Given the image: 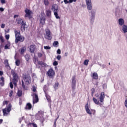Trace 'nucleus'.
<instances>
[{"label": "nucleus", "instance_id": "nucleus-1", "mask_svg": "<svg viewBox=\"0 0 127 127\" xmlns=\"http://www.w3.org/2000/svg\"><path fill=\"white\" fill-rule=\"evenodd\" d=\"M87 8L88 10H91L89 12L90 13V16H95L96 11L95 10L92 9L93 5L92 4V0H85Z\"/></svg>", "mask_w": 127, "mask_h": 127}, {"label": "nucleus", "instance_id": "nucleus-2", "mask_svg": "<svg viewBox=\"0 0 127 127\" xmlns=\"http://www.w3.org/2000/svg\"><path fill=\"white\" fill-rule=\"evenodd\" d=\"M105 99V92H101L100 93V95L99 96V101L100 103H99V100L98 99L95 98V97L93 98V101L96 105H99L100 107H102L103 105H104V100Z\"/></svg>", "mask_w": 127, "mask_h": 127}, {"label": "nucleus", "instance_id": "nucleus-3", "mask_svg": "<svg viewBox=\"0 0 127 127\" xmlns=\"http://www.w3.org/2000/svg\"><path fill=\"white\" fill-rule=\"evenodd\" d=\"M14 33L15 36V43H18L19 41H20V42H23V41H24V37L21 36V35H20V32L19 31L15 30Z\"/></svg>", "mask_w": 127, "mask_h": 127}, {"label": "nucleus", "instance_id": "nucleus-4", "mask_svg": "<svg viewBox=\"0 0 127 127\" xmlns=\"http://www.w3.org/2000/svg\"><path fill=\"white\" fill-rule=\"evenodd\" d=\"M11 74L13 76V84H14V86H16V83L18 82V74H17V73H16L13 70H11Z\"/></svg>", "mask_w": 127, "mask_h": 127}, {"label": "nucleus", "instance_id": "nucleus-5", "mask_svg": "<svg viewBox=\"0 0 127 127\" xmlns=\"http://www.w3.org/2000/svg\"><path fill=\"white\" fill-rule=\"evenodd\" d=\"M52 10H53L54 14L57 19H60V16L58 15L59 9L58 7H56V5L54 4L52 6Z\"/></svg>", "mask_w": 127, "mask_h": 127}, {"label": "nucleus", "instance_id": "nucleus-6", "mask_svg": "<svg viewBox=\"0 0 127 127\" xmlns=\"http://www.w3.org/2000/svg\"><path fill=\"white\" fill-rule=\"evenodd\" d=\"M10 111H11V104H9L7 108L2 109L3 116L4 117H7Z\"/></svg>", "mask_w": 127, "mask_h": 127}, {"label": "nucleus", "instance_id": "nucleus-7", "mask_svg": "<svg viewBox=\"0 0 127 127\" xmlns=\"http://www.w3.org/2000/svg\"><path fill=\"white\" fill-rule=\"evenodd\" d=\"M37 120L40 121L42 126H44L43 123L45 119L43 118V114L41 113V112H38V114L36 115Z\"/></svg>", "mask_w": 127, "mask_h": 127}, {"label": "nucleus", "instance_id": "nucleus-8", "mask_svg": "<svg viewBox=\"0 0 127 127\" xmlns=\"http://www.w3.org/2000/svg\"><path fill=\"white\" fill-rule=\"evenodd\" d=\"M45 38L48 40H51L52 39V36H51V32L50 30L48 29H46V35H45Z\"/></svg>", "mask_w": 127, "mask_h": 127}, {"label": "nucleus", "instance_id": "nucleus-9", "mask_svg": "<svg viewBox=\"0 0 127 127\" xmlns=\"http://www.w3.org/2000/svg\"><path fill=\"white\" fill-rule=\"evenodd\" d=\"M47 75L50 78H53L55 76V71L53 70V68H51L48 70Z\"/></svg>", "mask_w": 127, "mask_h": 127}, {"label": "nucleus", "instance_id": "nucleus-10", "mask_svg": "<svg viewBox=\"0 0 127 127\" xmlns=\"http://www.w3.org/2000/svg\"><path fill=\"white\" fill-rule=\"evenodd\" d=\"M71 89L72 91H75L76 89V76H73L71 80Z\"/></svg>", "mask_w": 127, "mask_h": 127}, {"label": "nucleus", "instance_id": "nucleus-11", "mask_svg": "<svg viewBox=\"0 0 127 127\" xmlns=\"http://www.w3.org/2000/svg\"><path fill=\"white\" fill-rule=\"evenodd\" d=\"M23 79L27 84H29L31 81L30 76L27 74H23Z\"/></svg>", "mask_w": 127, "mask_h": 127}, {"label": "nucleus", "instance_id": "nucleus-12", "mask_svg": "<svg viewBox=\"0 0 127 127\" xmlns=\"http://www.w3.org/2000/svg\"><path fill=\"white\" fill-rule=\"evenodd\" d=\"M16 22L18 24H21L23 26V29H25V25H26V23L23 21V20L21 18H18L16 19Z\"/></svg>", "mask_w": 127, "mask_h": 127}, {"label": "nucleus", "instance_id": "nucleus-13", "mask_svg": "<svg viewBox=\"0 0 127 127\" xmlns=\"http://www.w3.org/2000/svg\"><path fill=\"white\" fill-rule=\"evenodd\" d=\"M32 96L33 97H35V98H34L33 100V104H35L36 103H37L39 100L38 95L36 93H34Z\"/></svg>", "mask_w": 127, "mask_h": 127}, {"label": "nucleus", "instance_id": "nucleus-14", "mask_svg": "<svg viewBox=\"0 0 127 127\" xmlns=\"http://www.w3.org/2000/svg\"><path fill=\"white\" fill-rule=\"evenodd\" d=\"M25 12L26 13V14L25 15V17H29V18H31V16L30 15L31 14V11L28 9H26L25 10Z\"/></svg>", "mask_w": 127, "mask_h": 127}, {"label": "nucleus", "instance_id": "nucleus-15", "mask_svg": "<svg viewBox=\"0 0 127 127\" xmlns=\"http://www.w3.org/2000/svg\"><path fill=\"white\" fill-rule=\"evenodd\" d=\"M29 52L30 53H34L35 51V45H31L29 47Z\"/></svg>", "mask_w": 127, "mask_h": 127}, {"label": "nucleus", "instance_id": "nucleus-16", "mask_svg": "<svg viewBox=\"0 0 127 127\" xmlns=\"http://www.w3.org/2000/svg\"><path fill=\"white\" fill-rule=\"evenodd\" d=\"M85 111H86V113L87 114H88V115H92V112H91V110H90V109H89V104L88 103H87L85 105Z\"/></svg>", "mask_w": 127, "mask_h": 127}, {"label": "nucleus", "instance_id": "nucleus-17", "mask_svg": "<svg viewBox=\"0 0 127 127\" xmlns=\"http://www.w3.org/2000/svg\"><path fill=\"white\" fill-rule=\"evenodd\" d=\"M38 65H40L42 67H48V65L42 61H39L38 62Z\"/></svg>", "mask_w": 127, "mask_h": 127}, {"label": "nucleus", "instance_id": "nucleus-18", "mask_svg": "<svg viewBox=\"0 0 127 127\" xmlns=\"http://www.w3.org/2000/svg\"><path fill=\"white\" fill-rule=\"evenodd\" d=\"M45 94L48 102L50 103V107H51V98H50V96L47 93Z\"/></svg>", "mask_w": 127, "mask_h": 127}, {"label": "nucleus", "instance_id": "nucleus-19", "mask_svg": "<svg viewBox=\"0 0 127 127\" xmlns=\"http://www.w3.org/2000/svg\"><path fill=\"white\" fill-rule=\"evenodd\" d=\"M45 17H44V16H42L40 18V22L41 24H44V23H45Z\"/></svg>", "mask_w": 127, "mask_h": 127}, {"label": "nucleus", "instance_id": "nucleus-20", "mask_svg": "<svg viewBox=\"0 0 127 127\" xmlns=\"http://www.w3.org/2000/svg\"><path fill=\"white\" fill-rule=\"evenodd\" d=\"M119 21V24L120 25V26H123V25H124L125 24V20H124V19L120 18L118 20Z\"/></svg>", "mask_w": 127, "mask_h": 127}, {"label": "nucleus", "instance_id": "nucleus-21", "mask_svg": "<svg viewBox=\"0 0 127 127\" xmlns=\"http://www.w3.org/2000/svg\"><path fill=\"white\" fill-rule=\"evenodd\" d=\"M73 1H74V2H76V1H77V0H69V1H68L67 0H64V2L65 4H67L69 3H72Z\"/></svg>", "mask_w": 127, "mask_h": 127}, {"label": "nucleus", "instance_id": "nucleus-22", "mask_svg": "<svg viewBox=\"0 0 127 127\" xmlns=\"http://www.w3.org/2000/svg\"><path fill=\"white\" fill-rule=\"evenodd\" d=\"M89 20L90 21V24L93 25L94 24V21H95V16H90L89 17Z\"/></svg>", "mask_w": 127, "mask_h": 127}, {"label": "nucleus", "instance_id": "nucleus-23", "mask_svg": "<svg viewBox=\"0 0 127 127\" xmlns=\"http://www.w3.org/2000/svg\"><path fill=\"white\" fill-rule=\"evenodd\" d=\"M122 30L124 33H127V26L126 25H123L122 26Z\"/></svg>", "mask_w": 127, "mask_h": 127}, {"label": "nucleus", "instance_id": "nucleus-24", "mask_svg": "<svg viewBox=\"0 0 127 127\" xmlns=\"http://www.w3.org/2000/svg\"><path fill=\"white\" fill-rule=\"evenodd\" d=\"M31 108H32V105L30 103H27L26 104L25 109L26 110H31Z\"/></svg>", "mask_w": 127, "mask_h": 127}, {"label": "nucleus", "instance_id": "nucleus-25", "mask_svg": "<svg viewBox=\"0 0 127 127\" xmlns=\"http://www.w3.org/2000/svg\"><path fill=\"white\" fill-rule=\"evenodd\" d=\"M59 86V82H58V81L56 82L54 85V88L55 91H56V90H58Z\"/></svg>", "mask_w": 127, "mask_h": 127}, {"label": "nucleus", "instance_id": "nucleus-26", "mask_svg": "<svg viewBox=\"0 0 127 127\" xmlns=\"http://www.w3.org/2000/svg\"><path fill=\"white\" fill-rule=\"evenodd\" d=\"M4 64L5 65V67L7 68H9V69H10V66H9V64H8V60H5L4 61Z\"/></svg>", "mask_w": 127, "mask_h": 127}, {"label": "nucleus", "instance_id": "nucleus-27", "mask_svg": "<svg viewBox=\"0 0 127 127\" xmlns=\"http://www.w3.org/2000/svg\"><path fill=\"white\" fill-rule=\"evenodd\" d=\"M46 14L47 16H51V10L48 9L46 11Z\"/></svg>", "mask_w": 127, "mask_h": 127}, {"label": "nucleus", "instance_id": "nucleus-28", "mask_svg": "<svg viewBox=\"0 0 127 127\" xmlns=\"http://www.w3.org/2000/svg\"><path fill=\"white\" fill-rule=\"evenodd\" d=\"M21 54H23L25 51H26V47H23L21 48Z\"/></svg>", "mask_w": 127, "mask_h": 127}, {"label": "nucleus", "instance_id": "nucleus-29", "mask_svg": "<svg viewBox=\"0 0 127 127\" xmlns=\"http://www.w3.org/2000/svg\"><path fill=\"white\" fill-rule=\"evenodd\" d=\"M92 76L93 77V79L95 80H98V73L96 72H94Z\"/></svg>", "mask_w": 127, "mask_h": 127}, {"label": "nucleus", "instance_id": "nucleus-30", "mask_svg": "<svg viewBox=\"0 0 127 127\" xmlns=\"http://www.w3.org/2000/svg\"><path fill=\"white\" fill-rule=\"evenodd\" d=\"M25 58L26 61L28 62L29 60H30V56L28 54H26L25 55Z\"/></svg>", "mask_w": 127, "mask_h": 127}, {"label": "nucleus", "instance_id": "nucleus-31", "mask_svg": "<svg viewBox=\"0 0 127 127\" xmlns=\"http://www.w3.org/2000/svg\"><path fill=\"white\" fill-rule=\"evenodd\" d=\"M0 81H1V82H0L1 86H3L4 85V77L3 76L1 77Z\"/></svg>", "mask_w": 127, "mask_h": 127}, {"label": "nucleus", "instance_id": "nucleus-32", "mask_svg": "<svg viewBox=\"0 0 127 127\" xmlns=\"http://www.w3.org/2000/svg\"><path fill=\"white\" fill-rule=\"evenodd\" d=\"M53 45L54 47H58V45H59V42L58 41L54 42Z\"/></svg>", "mask_w": 127, "mask_h": 127}, {"label": "nucleus", "instance_id": "nucleus-33", "mask_svg": "<svg viewBox=\"0 0 127 127\" xmlns=\"http://www.w3.org/2000/svg\"><path fill=\"white\" fill-rule=\"evenodd\" d=\"M22 87L24 89V90H27V87L25 86L23 80H22Z\"/></svg>", "mask_w": 127, "mask_h": 127}, {"label": "nucleus", "instance_id": "nucleus-34", "mask_svg": "<svg viewBox=\"0 0 127 127\" xmlns=\"http://www.w3.org/2000/svg\"><path fill=\"white\" fill-rule=\"evenodd\" d=\"M37 61H38V58L36 56H34L33 57V62L34 64H36V62H37Z\"/></svg>", "mask_w": 127, "mask_h": 127}, {"label": "nucleus", "instance_id": "nucleus-35", "mask_svg": "<svg viewBox=\"0 0 127 127\" xmlns=\"http://www.w3.org/2000/svg\"><path fill=\"white\" fill-rule=\"evenodd\" d=\"M48 90V89L47 88V86L44 85L43 87V90H44L45 94L47 93L46 92H47Z\"/></svg>", "mask_w": 127, "mask_h": 127}, {"label": "nucleus", "instance_id": "nucleus-36", "mask_svg": "<svg viewBox=\"0 0 127 127\" xmlns=\"http://www.w3.org/2000/svg\"><path fill=\"white\" fill-rule=\"evenodd\" d=\"M17 96L18 97H21L22 96V91L21 90H18Z\"/></svg>", "mask_w": 127, "mask_h": 127}, {"label": "nucleus", "instance_id": "nucleus-37", "mask_svg": "<svg viewBox=\"0 0 127 127\" xmlns=\"http://www.w3.org/2000/svg\"><path fill=\"white\" fill-rule=\"evenodd\" d=\"M88 63H89V60H86L83 62V64L84 65H85V66H87Z\"/></svg>", "mask_w": 127, "mask_h": 127}, {"label": "nucleus", "instance_id": "nucleus-38", "mask_svg": "<svg viewBox=\"0 0 127 127\" xmlns=\"http://www.w3.org/2000/svg\"><path fill=\"white\" fill-rule=\"evenodd\" d=\"M15 64L16 66H19V65H20V61H19V60H17L15 62Z\"/></svg>", "mask_w": 127, "mask_h": 127}, {"label": "nucleus", "instance_id": "nucleus-39", "mask_svg": "<svg viewBox=\"0 0 127 127\" xmlns=\"http://www.w3.org/2000/svg\"><path fill=\"white\" fill-rule=\"evenodd\" d=\"M44 3L45 5H48V4H49V1H48V0H44Z\"/></svg>", "mask_w": 127, "mask_h": 127}, {"label": "nucleus", "instance_id": "nucleus-40", "mask_svg": "<svg viewBox=\"0 0 127 127\" xmlns=\"http://www.w3.org/2000/svg\"><path fill=\"white\" fill-rule=\"evenodd\" d=\"M115 15L117 17H120V12L119 11H116L115 12Z\"/></svg>", "mask_w": 127, "mask_h": 127}, {"label": "nucleus", "instance_id": "nucleus-41", "mask_svg": "<svg viewBox=\"0 0 127 127\" xmlns=\"http://www.w3.org/2000/svg\"><path fill=\"white\" fill-rule=\"evenodd\" d=\"M44 49H45L46 50H49V49H51V47H49V46H44Z\"/></svg>", "mask_w": 127, "mask_h": 127}, {"label": "nucleus", "instance_id": "nucleus-42", "mask_svg": "<svg viewBox=\"0 0 127 127\" xmlns=\"http://www.w3.org/2000/svg\"><path fill=\"white\" fill-rule=\"evenodd\" d=\"M53 65L54 66H57V65H58V63L57 62V61H55L53 63Z\"/></svg>", "mask_w": 127, "mask_h": 127}, {"label": "nucleus", "instance_id": "nucleus-43", "mask_svg": "<svg viewBox=\"0 0 127 127\" xmlns=\"http://www.w3.org/2000/svg\"><path fill=\"white\" fill-rule=\"evenodd\" d=\"M92 95H94V93H95V88H93L91 90Z\"/></svg>", "mask_w": 127, "mask_h": 127}, {"label": "nucleus", "instance_id": "nucleus-44", "mask_svg": "<svg viewBox=\"0 0 127 127\" xmlns=\"http://www.w3.org/2000/svg\"><path fill=\"white\" fill-rule=\"evenodd\" d=\"M0 40H1V42H2V43L4 42V40H3L2 36H0Z\"/></svg>", "mask_w": 127, "mask_h": 127}, {"label": "nucleus", "instance_id": "nucleus-45", "mask_svg": "<svg viewBox=\"0 0 127 127\" xmlns=\"http://www.w3.org/2000/svg\"><path fill=\"white\" fill-rule=\"evenodd\" d=\"M57 54H61V50L60 49H58L57 51Z\"/></svg>", "mask_w": 127, "mask_h": 127}, {"label": "nucleus", "instance_id": "nucleus-46", "mask_svg": "<svg viewBox=\"0 0 127 127\" xmlns=\"http://www.w3.org/2000/svg\"><path fill=\"white\" fill-rule=\"evenodd\" d=\"M102 87L103 89H107V84H104L102 85Z\"/></svg>", "mask_w": 127, "mask_h": 127}, {"label": "nucleus", "instance_id": "nucleus-47", "mask_svg": "<svg viewBox=\"0 0 127 127\" xmlns=\"http://www.w3.org/2000/svg\"><path fill=\"white\" fill-rule=\"evenodd\" d=\"M30 125L33 126V127H37V125L34 123H30Z\"/></svg>", "mask_w": 127, "mask_h": 127}, {"label": "nucleus", "instance_id": "nucleus-48", "mask_svg": "<svg viewBox=\"0 0 127 127\" xmlns=\"http://www.w3.org/2000/svg\"><path fill=\"white\" fill-rule=\"evenodd\" d=\"M7 101H4L3 102V106H5V105H7Z\"/></svg>", "mask_w": 127, "mask_h": 127}, {"label": "nucleus", "instance_id": "nucleus-49", "mask_svg": "<svg viewBox=\"0 0 127 127\" xmlns=\"http://www.w3.org/2000/svg\"><path fill=\"white\" fill-rule=\"evenodd\" d=\"M5 38L7 40H8L9 39V35H5Z\"/></svg>", "mask_w": 127, "mask_h": 127}, {"label": "nucleus", "instance_id": "nucleus-50", "mask_svg": "<svg viewBox=\"0 0 127 127\" xmlns=\"http://www.w3.org/2000/svg\"><path fill=\"white\" fill-rule=\"evenodd\" d=\"M12 94H13V91L12 90H11L9 94V97H11L12 96Z\"/></svg>", "mask_w": 127, "mask_h": 127}, {"label": "nucleus", "instance_id": "nucleus-51", "mask_svg": "<svg viewBox=\"0 0 127 127\" xmlns=\"http://www.w3.org/2000/svg\"><path fill=\"white\" fill-rule=\"evenodd\" d=\"M10 88H11V89L13 88V84H12V82H10Z\"/></svg>", "mask_w": 127, "mask_h": 127}, {"label": "nucleus", "instance_id": "nucleus-52", "mask_svg": "<svg viewBox=\"0 0 127 127\" xmlns=\"http://www.w3.org/2000/svg\"><path fill=\"white\" fill-rule=\"evenodd\" d=\"M57 59L58 60H61V56L58 55V56L57 57Z\"/></svg>", "mask_w": 127, "mask_h": 127}, {"label": "nucleus", "instance_id": "nucleus-53", "mask_svg": "<svg viewBox=\"0 0 127 127\" xmlns=\"http://www.w3.org/2000/svg\"><path fill=\"white\" fill-rule=\"evenodd\" d=\"M33 92H36V88H35V86H33V89H32Z\"/></svg>", "mask_w": 127, "mask_h": 127}, {"label": "nucleus", "instance_id": "nucleus-54", "mask_svg": "<svg viewBox=\"0 0 127 127\" xmlns=\"http://www.w3.org/2000/svg\"><path fill=\"white\" fill-rule=\"evenodd\" d=\"M57 119H56V120H55L54 127H56V122H57Z\"/></svg>", "mask_w": 127, "mask_h": 127}, {"label": "nucleus", "instance_id": "nucleus-55", "mask_svg": "<svg viewBox=\"0 0 127 127\" xmlns=\"http://www.w3.org/2000/svg\"><path fill=\"white\" fill-rule=\"evenodd\" d=\"M38 57L40 58V57H42V54L39 53H38Z\"/></svg>", "mask_w": 127, "mask_h": 127}, {"label": "nucleus", "instance_id": "nucleus-56", "mask_svg": "<svg viewBox=\"0 0 127 127\" xmlns=\"http://www.w3.org/2000/svg\"><path fill=\"white\" fill-rule=\"evenodd\" d=\"M125 106L126 108H127V99H126V100H125Z\"/></svg>", "mask_w": 127, "mask_h": 127}, {"label": "nucleus", "instance_id": "nucleus-57", "mask_svg": "<svg viewBox=\"0 0 127 127\" xmlns=\"http://www.w3.org/2000/svg\"><path fill=\"white\" fill-rule=\"evenodd\" d=\"M1 3H5V0H0Z\"/></svg>", "mask_w": 127, "mask_h": 127}, {"label": "nucleus", "instance_id": "nucleus-58", "mask_svg": "<svg viewBox=\"0 0 127 127\" xmlns=\"http://www.w3.org/2000/svg\"><path fill=\"white\" fill-rule=\"evenodd\" d=\"M5 26V24H2L1 25V28H4Z\"/></svg>", "mask_w": 127, "mask_h": 127}, {"label": "nucleus", "instance_id": "nucleus-59", "mask_svg": "<svg viewBox=\"0 0 127 127\" xmlns=\"http://www.w3.org/2000/svg\"><path fill=\"white\" fill-rule=\"evenodd\" d=\"M22 120H23V117H22L19 119V123L20 124H21V122L22 121Z\"/></svg>", "mask_w": 127, "mask_h": 127}, {"label": "nucleus", "instance_id": "nucleus-60", "mask_svg": "<svg viewBox=\"0 0 127 127\" xmlns=\"http://www.w3.org/2000/svg\"><path fill=\"white\" fill-rule=\"evenodd\" d=\"M3 75V72L1 70H0V76H2Z\"/></svg>", "mask_w": 127, "mask_h": 127}, {"label": "nucleus", "instance_id": "nucleus-61", "mask_svg": "<svg viewBox=\"0 0 127 127\" xmlns=\"http://www.w3.org/2000/svg\"><path fill=\"white\" fill-rule=\"evenodd\" d=\"M9 47L8 46H7V45H5L4 46V49H8Z\"/></svg>", "mask_w": 127, "mask_h": 127}, {"label": "nucleus", "instance_id": "nucleus-62", "mask_svg": "<svg viewBox=\"0 0 127 127\" xmlns=\"http://www.w3.org/2000/svg\"><path fill=\"white\" fill-rule=\"evenodd\" d=\"M4 9L2 7H0V11H3Z\"/></svg>", "mask_w": 127, "mask_h": 127}, {"label": "nucleus", "instance_id": "nucleus-63", "mask_svg": "<svg viewBox=\"0 0 127 127\" xmlns=\"http://www.w3.org/2000/svg\"><path fill=\"white\" fill-rule=\"evenodd\" d=\"M101 66H102V68L104 69V68H105L106 67V65H105V64H102V65H101Z\"/></svg>", "mask_w": 127, "mask_h": 127}, {"label": "nucleus", "instance_id": "nucleus-64", "mask_svg": "<svg viewBox=\"0 0 127 127\" xmlns=\"http://www.w3.org/2000/svg\"><path fill=\"white\" fill-rule=\"evenodd\" d=\"M16 17H18V15H14V18H16Z\"/></svg>", "mask_w": 127, "mask_h": 127}]
</instances>
